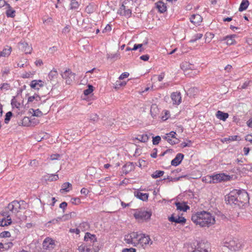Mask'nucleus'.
Instances as JSON below:
<instances>
[{"label": "nucleus", "instance_id": "nucleus-20", "mask_svg": "<svg viewBox=\"0 0 252 252\" xmlns=\"http://www.w3.org/2000/svg\"><path fill=\"white\" fill-rule=\"evenodd\" d=\"M168 220L171 222H174L178 223L183 224L186 221V220L185 218L182 217H178V218H175L173 215L168 218Z\"/></svg>", "mask_w": 252, "mask_h": 252}, {"label": "nucleus", "instance_id": "nucleus-45", "mask_svg": "<svg viewBox=\"0 0 252 252\" xmlns=\"http://www.w3.org/2000/svg\"><path fill=\"white\" fill-rule=\"evenodd\" d=\"M143 44H135L133 47L131 49V50L135 51L138 49H139V52H142L143 51V49L142 48Z\"/></svg>", "mask_w": 252, "mask_h": 252}, {"label": "nucleus", "instance_id": "nucleus-24", "mask_svg": "<svg viewBox=\"0 0 252 252\" xmlns=\"http://www.w3.org/2000/svg\"><path fill=\"white\" fill-rule=\"evenodd\" d=\"M175 205L177 207V209L180 211L186 212L189 209V206H188L185 202H176Z\"/></svg>", "mask_w": 252, "mask_h": 252}, {"label": "nucleus", "instance_id": "nucleus-37", "mask_svg": "<svg viewBox=\"0 0 252 252\" xmlns=\"http://www.w3.org/2000/svg\"><path fill=\"white\" fill-rule=\"evenodd\" d=\"M164 172L161 170H156L152 175L151 176L154 179H157L163 176Z\"/></svg>", "mask_w": 252, "mask_h": 252}, {"label": "nucleus", "instance_id": "nucleus-49", "mask_svg": "<svg viewBox=\"0 0 252 252\" xmlns=\"http://www.w3.org/2000/svg\"><path fill=\"white\" fill-rule=\"evenodd\" d=\"M251 82L252 81L251 80H247L246 81L243 83L241 88L242 89H246L250 85Z\"/></svg>", "mask_w": 252, "mask_h": 252}, {"label": "nucleus", "instance_id": "nucleus-12", "mask_svg": "<svg viewBox=\"0 0 252 252\" xmlns=\"http://www.w3.org/2000/svg\"><path fill=\"white\" fill-rule=\"evenodd\" d=\"M84 241L86 242V244L91 245L92 247H94V246H98L97 242V238L95 235L92 234L89 232L85 233L84 236Z\"/></svg>", "mask_w": 252, "mask_h": 252}, {"label": "nucleus", "instance_id": "nucleus-46", "mask_svg": "<svg viewBox=\"0 0 252 252\" xmlns=\"http://www.w3.org/2000/svg\"><path fill=\"white\" fill-rule=\"evenodd\" d=\"M160 140H161V137L159 136H156L155 137H153V140H152L153 145H158L159 143Z\"/></svg>", "mask_w": 252, "mask_h": 252}, {"label": "nucleus", "instance_id": "nucleus-28", "mask_svg": "<svg viewBox=\"0 0 252 252\" xmlns=\"http://www.w3.org/2000/svg\"><path fill=\"white\" fill-rule=\"evenodd\" d=\"M21 45L22 46L21 48H22V50L26 54H30L31 53L32 48L27 43H26V42L22 43H21Z\"/></svg>", "mask_w": 252, "mask_h": 252}, {"label": "nucleus", "instance_id": "nucleus-29", "mask_svg": "<svg viewBox=\"0 0 252 252\" xmlns=\"http://www.w3.org/2000/svg\"><path fill=\"white\" fill-rule=\"evenodd\" d=\"M106 58L108 60L114 61L120 58V54L118 52L115 53H108L106 55Z\"/></svg>", "mask_w": 252, "mask_h": 252}, {"label": "nucleus", "instance_id": "nucleus-18", "mask_svg": "<svg viewBox=\"0 0 252 252\" xmlns=\"http://www.w3.org/2000/svg\"><path fill=\"white\" fill-rule=\"evenodd\" d=\"M184 157V155L181 153H178L177 154L176 157L172 160L171 164L173 166H178L182 162Z\"/></svg>", "mask_w": 252, "mask_h": 252}, {"label": "nucleus", "instance_id": "nucleus-43", "mask_svg": "<svg viewBox=\"0 0 252 252\" xmlns=\"http://www.w3.org/2000/svg\"><path fill=\"white\" fill-rule=\"evenodd\" d=\"M181 68L182 69H193V65L191 64H189L188 63H185L182 64Z\"/></svg>", "mask_w": 252, "mask_h": 252}, {"label": "nucleus", "instance_id": "nucleus-9", "mask_svg": "<svg viewBox=\"0 0 252 252\" xmlns=\"http://www.w3.org/2000/svg\"><path fill=\"white\" fill-rule=\"evenodd\" d=\"M228 176L224 173L216 174L214 175L209 176V181L208 182L209 183H218L222 181L227 180Z\"/></svg>", "mask_w": 252, "mask_h": 252}, {"label": "nucleus", "instance_id": "nucleus-38", "mask_svg": "<svg viewBox=\"0 0 252 252\" xmlns=\"http://www.w3.org/2000/svg\"><path fill=\"white\" fill-rule=\"evenodd\" d=\"M137 139L142 142H146L149 140V136L146 134H142L139 135L138 137L137 138Z\"/></svg>", "mask_w": 252, "mask_h": 252}, {"label": "nucleus", "instance_id": "nucleus-61", "mask_svg": "<svg viewBox=\"0 0 252 252\" xmlns=\"http://www.w3.org/2000/svg\"><path fill=\"white\" fill-rule=\"evenodd\" d=\"M67 205V204L66 202H63L60 204V208L63 209V211H64V210L66 209Z\"/></svg>", "mask_w": 252, "mask_h": 252}, {"label": "nucleus", "instance_id": "nucleus-47", "mask_svg": "<svg viewBox=\"0 0 252 252\" xmlns=\"http://www.w3.org/2000/svg\"><path fill=\"white\" fill-rule=\"evenodd\" d=\"M237 199H235V201H234V203H233L232 204H229L230 205H232V206H234V207H242V205H241V203H240V202H239V197H237Z\"/></svg>", "mask_w": 252, "mask_h": 252}, {"label": "nucleus", "instance_id": "nucleus-19", "mask_svg": "<svg viewBox=\"0 0 252 252\" xmlns=\"http://www.w3.org/2000/svg\"><path fill=\"white\" fill-rule=\"evenodd\" d=\"M190 21L194 25H199L202 21V17L199 14H193L190 18Z\"/></svg>", "mask_w": 252, "mask_h": 252}, {"label": "nucleus", "instance_id": "nucleus-57", "mask_svg": "<svg viewBox=\"0 0 252 252\" xmlns=\"http://www.w3.org/2000/svg\"><path fill=\"white\" fill-rule=\"evenodd\" d=\"M129 76V73L128 72H124L119 77V79L120 80H122L125 78H126L127 77H128Z\"/></svg>", "mask_w": 252, "mask_h": 252}, {"label": "nucleus", "instance_id": "nucleus-10", "mask_svg": "<svg viewBox=\"0 0 252 252\" xmlns=\"http://www.w3.org/2000/svg\"><path fill=\"white\" fill-rule=\"evenodd\" d=\"M61 75L63 78L65 80L66 84L70 85L75 80V74L72 72L70 69L66 70Z\"/></svg>", "mask_w": 252, "mask_h": 252}, {"label": "nucleus", "instance_id": "nucleus-34", "mask_svg": "<svg viewBox=\"0 0 252 252\" xmlns=\"http://www.w3.org/2000/svg\"><path fill=\"white\" fill-rule=\"evenodd\" d=\"M15 10L13 9L8 4V9L6 11V15L8 17L13 18L15 16Z\"/></svg>", "mask_w": 252, "mask_h": 252}, {"label": "nucleus", "instance_id": "nucleus-5", "mask_svg": "<svg viewBox=\"0 0 252 252\" xmlns=\"http://www.w3.org/2000/svg\"><path fill=\"white\" fill-rule=\"evenodd\" d=\"M140 233L138 232H131L125 236L124 241L127 244L138 247Z\"/></svg>", "mask_w": 252, "mask_h": 252}, {"label": "nucleus", "instance_id": "nucleus-23", "mask_svg": "<svg viewBox=\"0 0 252 252\" xmlns=\"http://www.w3.org/2000/svg\"><path fill=\"white\" fill-rule=\"evenodd\" d=\"M216 116L220 120L225 121L228 118L229 115L227 113H224L220 110H218L216 114Z\"/></svg>", "mask_w": 252, "mask_h": 252}, {"label": "nucleus", "instance_id": "nucleus-16", "mask_svg": "<svg viewBox=\"0 0 252 252\" xmlns=\"http://www.w3.org/2000/svg\"><path fill=\"white\" fill-rule=\"evenodd\" d=\"M133 162H127L123 167V172L127 174L130 171L134 170L135 169V164Z\"/></svg>", "mask_w": 252, "mask_h": 252}, {"label": "nucleus", "instance_id": "nucleus-64", "mask_svg": "<svg viewBox=\"0 0 252 252\" xmlns=\"http://www.w3.org/2000/svg\"><path fill=\"white\" fill-rule=\"evenodd\" d=\"M60 157V155L59 154L52 155L51 156V159L52 160L58 159Z\"/></svg>", "mask_w": 252, "mask_h": 252}, {"label": "nucleus", "instance_id": "nucleus-6", "mask_svg": "<svg viewBox=\"0 0 252 252\" xmlns=\"http://www.w3.org/2000/svg\"><path fill=\"white\" fill-rule=\"evenodd\" d=\"M133 216L135 219L138 220L147 221L151 217L152 212L142 210H136Z\"/></svg>", "mask_w": 252, "mask_h": 252}, {"label": "nucleus", "instance_id": "nucleus-15", "mask_svg": "<svg viewBox=\"0 0 252 252\" xmlns=\"http://www.w3.org/2000/svg\"><path fill=\"white\" fill-rule=\"evenodd\" d=\"M171 97L173 104L179 105L181 103L182 97L180 93L173 92L171 95Z\"/></svg>", "mask_w": 252, "mask_h": 252}, {"label": "nucleus", "instance_id": "nucleus-59", "mask_svg": "<svg viewBox=\"0 0 252 252\" xmlns=\"http://www.w3.org/2000/svg\"><path fill=\"white\" fill-rule=\"evenodd\" d=\"M245 140L252 144V134H248L246 136Z\"/></svg>", "mask_w": 252, "mask_h": 252}, {"label": "nucleus", "instance_id": "nucleus-3", "mask_svg": "<svg viewBox=\"0 0 252 252\" xmlns=\"http://www.w3.org/2000/svg\"><path fill=\"white\" fill-rule=\"evenodd\" d=\"M237 197H239V201L242 207L249 201V195L244 189H233L227 195L225 200L228 204H232Z\"/></svg>", "mask_w": 252, "mask_h": 252}, {"label": "nucleus", "instance_id": "nucleus-63", "mask_svg": "<svg viewBox=\"0 0 252 252\" xmlns=\"http://www.w3.org/2000/svg\"><path fill=\"white\" fill-rule=\"evenodd\" d=\"M111 30V27L109 25H107L104 29L103 30V32H110Z\"/></svg>", "mask_w": 252, "mask_h": 252}, {"label": "nucleus", "instance_id": "nucleus-36", "mask_svg": "<svg viewBox=\"0 0 252 252\" xmlns=\"http://www.w3.org/2000/svg\"><path fill=\"white\" fill-rule=\"evenodd\" d=\"M72 188V185L69 182H66L63 183L62 186L61 190H63L65 192H68Z\"/></svg>", "mask_w": 252, "mask_h": 252}, {"label": "nucleus", "instance_id": "nucleus-2", "mask_svg": "<svg viewBox=\"0 0 252 252\" xmlns=\"http://www.w3.org/2000/svg\"><path fill=\"white\" fill-rule=\"evenodd\" d=\"M192 221L201 227H209L215 222V217L206 211L198 212L191 216Z\"/></svg>", "mask_w": 252, "mask_h": 252}, {"label": "nucleus", "instance_id": "nucleus-33", "mask_svg": "<svg viewBox=\"0 0 252 252\" xmlns=\"http://www.w3.org/2000/svg\"><path fill=\"white\" fill-rule=\"evenodd\" d=\"M41 100V97L37 94H35L33 96H29L28 99V102L35 103V102H38Z\"/></svg>", "mask_w": 252, "mask_h": 252}, {"label": "nucleus", "instance_id": "nucleus-42", "mask_svg": "<svg viewBox=\"0 0 252 252\" xmlns=\"http://www.w3.org/2000/svg\"><path fill=\"white\" fill-rule=\"evenodd\" d=\"M94 91V87L91 85H88V88L84 91V94L85 95L90 94Z\"/></svg>", "mask_w": 252, "mask_h": 252}, {"label": "nucleus", "instance_id": "nucleus-17", "mask_svg": "<svg viewBox=\"0 0 252 252\" xmlns=\"http://www.w3.org/2000/svg\"><path fill=\"white\" fill-rule=\"evenodd\" d=\"M58 76L57 71L55 69H52L48 74V81H50L51 84H53L56 82Z\"/></svg>", "mask_w": 252, "mask_h": 252}, {"label": "nucleus", "instance_id": "nucleus-52", "mask_svg": "<svg viewBox=\"0 0 252 252\" xmlns=\"http://www.w3.org/2000/svg\"><path fill=\"white\" fill-rule=\"evenodd\" d=\"M122 252H136V250L133 248H125L122 250Z\"/></svg>", "mask_w": 252, "mask_h": 252}, {"label": "nucleus", "instance_id": "nucleus-56", "mask_svg": "<svg viewBox=\"0 0 252 252\" xmlns=\"http://www.w3.org/2000/svg\"><path fill=\"white\" fill-rule=\"evenodd\" d=\"M71 202L72 204H77L81 202V200L79 198H73L71 199Z\"/></svg>", "mask_w": 252, "mask_h": 252}, {"label": "nucleus", "instance_id": "nucleus-13", "mask_svg": "<svg viewBox=\"0 0 252 252\" xmlns=\"http://www.w3.org/2000/svg\"><path fill=\"white\" fill-rule=\"evenodd\" d=\"M56 246L54 240L50 238H46L43 242V248L45 250L51 251L54 249Z\"/></svg>", "mask_w": 252, "mask_h": 252}, {"label": "nucleus", "instance_id": "nucleus-8", "mask_svg": "<svg viewBox=\"0 0 252 252\" xmlns=\"http://www.w3.org/2000/svg\"><path fill=\"white\" fill-rule=\"evenodd\" d=\"M153 241L151 240L150 236L145 234L141 233L138 241V246H141L143 249H145L148 245H151Z\"/></svg>", "mask_w": 252, "mask_h": 252}, {"label": "nucleus", "instance_id": "nucleus-48", "mask_svg": "<svg viewBox=\"0 0 252 252\" xmlns=\"http://www.w3.org/2000/svg\"><path fill=\"white\" fill-rule=\"evenodd\" d=\"M10 233L9 231H3L0 233V237L1 238L10 237Z\"/></svg>", "mask_w": 252, "mask_h": 252}, {"label": "nucleus", "instance_id": "nucleus-50", "mask_svg": "<svg viewBox=\"0 0 252 252\" xmlns=\"http://www.w3.org/2000/svg\"><path fill=\"white\" fill-rule=\"evenodd\" d=\"M126 84L125 82H121L120 81H117L115 83L116 88H119L122 86H125Z\"/></svg>", "mask_w": 252, "mask_h": 252}, {"label": "nucleus", "instance_id": "nucleus-11", "mask_svg": "<svg viewBox=\"0 0 252 252\" xmlns=\"http://www.w3.org/2000/svg\"><path fill=\"white\" fill-rule=\"evenodd\" d=\"M175 135H176V133L172 131L162 136V137L171 145H175L178 144L179 142V140L175 137Z\"/></svg>", "mask_w": 252, "mask_h": 252}, {"label": "nucleus", "instance_id": "nucleus-1", "mask_svg": "<svg viewBox=\"0 0 252 252\" xmlns=\"http://www.w3.org/2000/svg\"><path fill=\"white\" fill-rule=\"evenodd\" d=\"M27 206V203L23 200L19 201L14 200L9 203L8 206L1 212V215L4 218L0 220V225L5 226L11 224L12 220L10 216L13 214L17 213L21 210L25 209Z\"/></svg>", "mask_w": 252, "mask_h": 252}, {"label": "nucleus", "instance_id": "nucleus-4", "mask_svg": "<svg viewBox=\"0 0 252 252\" xmlns=\"http://www.w3.org/2000/svg\"><path fill=\"white\" fill-rule=\"evenodd\" d=\"M223 244L224 248L234 251L239 250L243 246V242L236 238L226 239Z\"/></svg>", "mask_w": 252, "mask_h": 252}, {"label": "nucleus", "instance_id": "nucleus-53", "mask_svg": "<svg viewBox=\"0 0 252 252\" xmlns=\"http://www.w3.org/2000/svg\"><path fill=\"white\" fill-rule=\"evenodd\" d=\"M42 115V113L38 109L33 110V116L40 117Z\"/></svg>", "mask_w": 252, "mask_h": 252}, {"label": "nucleus", "instance_id": "nucleus-60", "mask_svg": "<svg viewBox=\"0 0 252 252\" xmlns=\"http://www.w3.org/2000/svg\"><path fill=\"white\" fill-rule=\"evenodd\" d=\"M158 150L156 148L154 149L153 152L151 154V156L153 158H156L157 157Z\"/></svg>", "mask_w": 252, "mask_h": 252}, {"label": "nucleus", "instance_id": "nucleus-54", "mask_svg": "<svg viewBox=\"0 0 252 252\" xmlns=\"http://www.w3.org/2000/svg\"><path fill=\"white\" fill-rule=\"evenodd\" d=\"M50 180L51 181H57L59 179L58 175L57 174H51L50 176Z\"/></svg>", "mask_w": 252, "mask_h": 252}, {"label": "nucleus", "instance_id": "nucleus-31", "mask_svg": "<svg viewBox=\"0 0 252 252\" xmlns=\"http://www.w3.org/2000/svg\"><path fill=\"white\" fill-rule=\"evenodd\" d=\"M249 5V1L248 0H242L240 5L239 8V11H243L245 10Z\"/></svg>", "mask_w": 252, "mask_h": 252}, {"label": "nucleus", "instance_id": "nucleus-27", "mask_svg": "<svg viewBox=\"0 0 252 252\" xmlns=\"http://www.w3.org/2000/svg\"><path fill=\"white\" fill-rule=\"evenodd\" d=\"M151 114L153 118H156L157 115L158 114L159 110L158 108V106L156 104H152L150 110Z\"/></svg>", "mask_w": 252, "mask_h": 252}, {"label": "nucleus", "instance_id": "nucleus-40", "mask_svg": "<svg viewBox=\"0 0 252 252\" xmlns=\"http://www.w3.org/2000/svg\"><path fill=\"white\" fill-rule=\"evenodd\" d=\"M202 36L203 34L202 33H196L192 36L189 42L191 43L194 42L197 40L201 39L202 37Z\"/></svg>", "mask_w": 252, "mask_h": 252}, {"label": "nucleus", "instance_id": "nucleus-39", "mask_svg": "<svg viewBox=\"0 0 252 252\" xmlns=\"http://www.w3.org/2000/svg\"><path fill=\"white\" fill-rule=\"evenodd\" d=\"M11 89V86L9 84L7 83H4L0 85V89L1 91H8Z\"/></svg>", "mask_w": 252, "mask_h": 252}, {"label": "nucleus", "instance_id": "nucleus-62", "mask_svg": "<svg viewBox=\"0 0 252 252\" xmlns=\"http://www.w3.org/2000/svg\"><path fill=\"white\" fill-rule=\"evenodd\" d=\"M140 59L144 61H147L149 59V56L148 55H144L140 56Z\"/></svg>", "mask_w": 252, "mask_h": 252}, {"label": "nucleus", "instance_id": "nucleus-22", "mask_svg": "<svg viewBox=\"0 0 252 252\" xmlns=\"http://www.w3.org/2000/svg\"><path fill=\"white\" fill-rule=\"evenodd\" d=\"M134 196L137 198L142 201H147L148 199L149 194L146 193H142L140 191H135L134 192Z\"/></svg>", "mask_w": 252, "mask_h": 252}, {"label": "nucleus", "instance_id": "nucleus-21", "mask_svg": "<svg viewBox=\"0 0 252 252\" xmlns=\"http://www.w3.org/2000/svg\"><path fill=\"white\" fill-rule=\"evenodd\" d=\"M156 8L158 9L159 12L162 13L166 11V4L161 1H158L156 3Z\"/></svg>", "mask_w": 252, "mask_h": 252}, {"label": "nucleus", "instance_id": "nucleus-26", "mask_svg": "<svg viewBox=\"0 0 252 252\" xmlns=\"http://www.w3.org/2000/svg\"><path fill=\"white\" fill-rule=\"evenodd\" d=\"M80 5V3L76 0H71L69 4L70 9L77 11Z\"/></svg>", "mask_w": 252, "mask_h": 252}, {"label": "nucleus", "instance_id": "nucleus-30", "mask_svg": "<svg viewBox=\"0 0 252 252\" xmlns=\"http://www.w3.org/2000/svg\"><path fill=\"white\" fill-rule=\"evenodd\" d=\"M11 52V48L7 46V48H5L2 51H0V58L8 57L10 54Z\"/></svg>", "mask_w": 252, "mask_h": 252}, {"label": "nucleus", "instance_id": "nucleus-51", "mask_svg": "<svg viewBox=\"0 0 252 252\" xmlns=\"http://www.w3.org/2000/svg\"><path fill=\"white\" fill-rule=\"evenodd\" d=\"M90 119L91 121L95 122L98 120V116L96 114H92L91 115Z\"/></svg>", "mask_w": 252, "mask_h": 252}, {"label": "nucleus", "instance_id": "nucleus-44", "mask_svg": "<svg viewBox=\"0 0 252 252\" xmlns=\"http://www.w3.org/2000/svg\"><path fill=\"white\" fill-rule=\"evenodd\" d=\"M12 116V113L10 111H9L6 113L5 117L4 119V123L5 124H8Z\"/></svg>", "mask_w": 252, "mask_h": 252}, {"label": "nucleus", "instance_id": "nucleus-58", "mask_svg": "<svg viewBox=\"0 0 252 252\" xmlns=\"http://www.w3.org/2000/svg\"><path fill=\"white\" fill-rule=\"evenodd\" d=\"M89 192V190L85 188H83L81 190V193L82 194H84L85 195H87Z\"/></svg>", "mask_w": 252, "mask_h": 252}, {"label": "nucleus", "instance_id": "nucleus-55", "mask_svg": "<svg viewBox=\"0 0 252 252\" xmlns=\"http://www.w3.org/2000/svg\"><path fill=\"white\" fill-rule=\"evenodd\" d=\"M13 244L12 242H8L4 243V250H7L9 248H11L12 247Z\"/></svg>", "mask_w": 252, "mask_h": 252}, {"label": "nucleus", "instance_id": "nucleus-7", "mask_svg": "<svg viewBox=\"0 0 252 252\" xmlns=\"http://www.w3.org/2000/svg\"><path fill=\"white\" fill-rule=\"evenodd\" d=\"M99 249V246L94 247L86 243H82L78 248L79 252H98Z\"/></svg>", "mask_w": 252, "mask_h": 252}, {"label": "nucleus", "instance_id": "nucleus-41", "mask_svg": "<svg viewBox=\"0 0 252 252\" xmlns=\"http://www.w3.org/2000/svg\"><path fill=\"white\" fill-rule=\"evenodd\" d=\"M11 104L13 108L15 107L16 108H19L20 106V103L17 101L15 96H13L12 98L11 101Z\"/></svg>", "mask_w": 252, "mask_h": 252}, {"label": "nucleus", "instance_id": "nucleus-35", "mask_svg": "<svg viewBox=\"0 0 252 252\" xmlns=\"http://www.w3.org/2000/svg\"><path fill=\"white\" fill-rule=\"evenodd\" d=\"M31 121L30 119V118L28 117H25L21 121V122H20V124L19 125H22L24 126H31Z\"/></svg>", "mask_w": 252, "mask_h": 252}, {"label": "nucleus", "instance_id": "nucleus-25", "mask_svg": "<svg viewBox=\"0 0 252 252\" xmlns=\"http://www.w3.org/2000/svg\"><path fill=\"white\" fill-rule=\"evenodd\" d=\"M43 84L41 80H33L31 82L30 86L32 88L38 90L39 87H43Z\"/></svg>", "mask_w": 252, "mask_h": 252}, {"label": "nucleus", "instance_id": "nucleus-32", "mask_svg": "<svg viewBox=\"0 0 252 252\" xmlns=\"http://www.w3.org/2000/svg\"><path fill=\"white\" fill-rule=\"evenodd\" d=\"M121 9L124 10V16L127 18H129L131 16L132 14L131 9H126V6L124 4L122 5Z\"/></svg>", "mask_w": 252, "mask_h": 252}, {"label": "nucleus", "instance_id": "nucleus-14", "mask_svg": "<svg viewBox=\"0 0 252 252\" xmlns=\"http://www.w3.org/2000/svg\"><path fill=\"white\" fill-rule=\"evenodd\" d=\"M237 37L236 34H231L225 36L220 39V41H225L227 45H234L236 43L235 38Z\"/></svg>", "mask_w": 252, "mask_h": 252}]
</instances>
